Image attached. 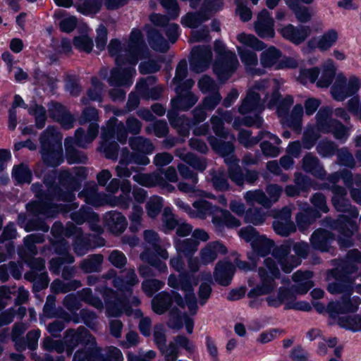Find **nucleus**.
I'll use <instances>...</instances> for the list:
<instances>
[{
  "instance_id": "nucleus-1",
  "label": "nucleus",
  "mask_w": 361,
  "mask_h": 361,
  "mask_svg": "<svg viewBox=\"0 0 361 361\" xmlns=\"http://www.w3.org/2000/svg\"><path fill=\"white\" fill-rule=\"evenodd\" d=\"M283 82L277 79H260L254 81L249 86L246 97L238 108L240 114L252 116H245L241 124L259 128L263 123V118L259 114L265 108H276L283 124L300 132L302 128L303 107L301 104H296L290 113L288 111L293 103V98L290 95H287L279 102V90Z\"/></svg>"
},
{
  "instance_id": "nucleus-2",
  "label": "nucleus",
  "mask_w": 361,
  "mask_h": 361,
  "mask_svg": "<svg viewBox=\"0 0 361 361\" xmlns=\"http://www.w3.org/2000/svg\"><path fill=\"white\" fill-rule=\"evenodd\" d=\"M260 283L254 286V281L248 280L250 287L253 286L247 293L250 299H255L259 296L266 295L265 300L269 307H279L283 305L285 310H295L310 311L311 305L306 301L296 300L294 293L305 294L313 286L312 281V273L310 271H298L293 275L295 285L291 289L281 287L276 292H274L278 286L276 279H280V271L275 261L268 257L264 260V267L259 269Z\"/></svg>"
},
{
  "instance_id": "nucleus-3",
  "label": "nucleus",
  "mask_w": 361,
  "mask_h": 361,
  "mask_svg": "<svg viewBox=\"0 0 361 361\" xmlns=\"http://www.w3.org/2000/svg\"><path fill=\"white\" fill-rule=\"evenodd\" d=\"M86 177L84 168L75 169L73 173L61 171L56 178L55 173L44 178V184L47 188L49 195L44 198L42 185L35 183L32 190L38 198L37 201L27 204V209L37 216L42 215L47 218L53 217L56 213H66L78 205L71 204L75 198L73 192L77 190L81 182Z\"/></svg>"
},
{
  "instance_id": "nucleus-4",
  "label": "nucleus",
  "mask_w": 361,
  "mask_h": 361,
  "mask_svg": "<svg viewBox=\"0 0 361 361\" xmlns=\"http://www.w3.org/2000/svg\"><path fill=\"white\" fill-rule=\"evenodd\" d=\"M145 48L143 36L138 29H133L129 41L123 42L111 39L108 46L109 54L114 57L116 66L111 71L108 82L111 86L116 87L110 91L109 95L113 101L123 100L126 92L121 87H130L133 82L136 74L135 65Z\"/></svg>"
},
{
  "instance_id": "nucleus-5",
  "label": "nucleus",
  "mask_w": 361,
  "mask_h": 361,
  "mask_svg": "<svg viewBox=\"0 0 361 361\" xmlns=\"http://www.w3.org/2000/svg\"><path fill=\"white\" fill-rule=\"evenodd\" d=\"M360 264V252L357 250H352L348 252L346 258L327 274L328 281L334 280L329 282L328 291L331 294H343L341 301L330 302L328 304V314L332 319L341 318V314L356 312L361 304L360 297H350L352 285L356 278L355 272Z\"/></svg>"
},
{
  "instance_id": "nucleus-6",
  "label": "nucleus",
  "mask_w": 361,
  "mask_h": 361,
  "mask_svg": "<svg viewBox=\"0 0 361 361\" xmlns=\"http://www.w3.org/2000/svg\"><path fill=\"white\" fill-rule=\"evenodd\" d=\"M188 272L179 274L178 278L175 274H171L168 279V285L175 289L183 292L185 298L176 292H173V298L166 292H161L152 301L153 311L161 314L175 302L178 307L183 308L187 306L192 314H195L197 310V300L194 293V287L197 286L200 278L202 280L211 282L212 274L209 271H202L199 275L195 274L199 271L201 264L200 259L192 256L188 257Z\"/></svg>"
},
{
  "instance_id": "nucleus-7",
  "label": "nucleus",
  "mask_w": 361,
  "mask_h": 361,
  "mask_svg": "<svg viewBox=\"0 0 361 361\" xmlns=\"http://www.w3.org/2000/svg\"><path fill=\"white\" fill-rule=\"evenodd\" d=\"M116 271L111 269L104 277L107 279H113V286L121 293L120 297L111 288L105 287L103 289H97L103 295L106 305V314L108 317H118L123 313L131 315L133 312L129 304L138 305L140 303L137 297H131L133 286L139 282L135 270L133 269H128L124 279L116 276Z\"/></svg>"
},
{
  "instance_id": "nucleus-8",
  "label": "nucleus",
  "mask_w": 361,
  "mask_h": 361,
  "mask_svg": "<svg viewBox=\"0 0 361 361\" xmlns=\"http://www.w3.org/2000/svg\"><path fill=\"white\" fill-rule=\"evenodd\" d=\"M79 343L85 345L86 349L76 351L73 361H100L102 359L99 356L100 348L97 346L95 338L83 326L66 331L64 343L47 337L44 339L42 346L48 351L54 350L59 353L66 351L70 356Z\"/></svg>"
},
{
  "instance_id": "nucleus-9",
  "label": "nucleus",
  "mask_w": 361,
  "mask_h": 361,
  "mask_svg": "<svg viewBox=\"0 0 361 361\" xmlns=\"http://www.w3.org/2000/svg\"><path fill=\"white\" fill-rule=\"evenodd\" d=\"M331 190L334 193L332 203L335 209L343 214L341 215L337 221L326 218L323 223L324 226L339 233L338 243L341 247H349L351 245V235L357 231L355 220L359 213L345 199L346 191L343 188L334 186Z\"/></svg>"
},
{
  "instance_id": "nucleus-10",
  "label": "nucleus",
  "mask_w": 361,
  "mask_h": 361,
  "mask_svg": "<svg viewBox=\"0 0 361 361\" xmlns=\"http://www.w3.org/2000/svg\"><path fill=\"white\" fill-rule=\"evenodd\" d=\"M120 182L118 179H112L106 187L109 194L99 192L97 185L94 183L87 184L83 190L79 193V197L83 198L85 202L94 207H100L108 204L111 207H119L126 209L130 202L131 185L129 181H123L121 190L122 194L119 197L114 195L118 190Z\"/></svg>"
},
{
  "instance_id": "nucleus-11",
  "label": "nucleus",
  "mask_w": 361,
  "mask_h": 361,
  "mask_svg": "<svg viewBox=\"0 0 361 361\" xmlns=\"http://www.w3.org/2000/svg\"><path fill=\"white\" fill-rule=\"evenodd\" d=\"M98 118V111L94 108L85 109L79 119V123L82 125L90 123L87 133L85 134L82 128L76 130L75 137H68L65 140L66 159L69 164L85 163L87 157L80 152L74 148L73 145L85 147L91 143L97 136L99 126L96 121Z\"/></svg>"
},
{
  "instance_id": "nucleus-12",
  "label": "nucleus",
  "mask_w": 361,
  "mask_h": 361,
  "mask_svg": "<svg viewBox=\"0 0 361 361\" xmlns=\"http://www.w3.org/2000/svg\"><path fill=\"white\" fill-rule=\"evenodd\" d=\"M332 109L329 106L322 107L316 116V129L308 127L304 132L302 145L306 149H312L319 138L317 131L327 133H331L334 137L345 142L350 135L349 129L338 121L333 119Z\"/></svg>"
},
{
  "instance_id": "nucleus-13",
  "label": "nucleus",
  "mask_w": 361,
  "mask_h": 361,
  "mask_svg": "<svg viewBox=\"0 0 361 361\" xmlns=\"http://www.w3.org/2000/svg\"><path fill=\"white\" fill-rule=\"evenodd\" d=\"M44 236L40 233H33L24 239V250L19 252L20 258L31 268V271L25 274V278L33 283L35 291L47 287L48 274L44 269V261L41 258H33L37 254L35 243L43 242Z\"/></svg>"
},
{
  "instance_id": "nucleus-14",
  "label": "nucleus",
  "mask_w": 361,
  "mask_h": 361,
  "mask_svg": "<svg viewBox=\"0 0 361 361\" xmlns=\"http://www.w3.org/2000/svg\"><path fill=\"white\" fill-rule=\"evenodd\" d=\"M195 84L192 79L185 80L183 85L176 87V97L171 99L172 109L168 112L167 116L171 125L174 127L180 136L183 137L181 141L188 136L190 122L185 117H178V110H188L197 101V97L190 92V89Z\"/></svg>"
},
{
  "instance_id": "nucleus-15",
  "label": "nucleus",
  "mask_w": 361,
  "mask_h": 361,
  "mask_svg": "<svg viewBox=\"0 0 361 361\" xmlns=\"http://www.w3.org/2000/svg\"><path fill=\"white\" fill-rule=\"evenodd\" d=\"M200 197L192 203V218L205 219L208 216H212V223L217 233H221L225 228H235L241 225L240 221L233 216L231 212L221 209L217 206Z\"/></svg>"
},
{
  "instance_id": "nucleus-16",
  "label": "nucleus",
  "mask_w": 361,
  "mask_h": 361,
  "mask_svg": "<svg viewBox=\"0 0 361 361\" xmlns=\"http://www.w3.org/2000/svg\"><path fill=\"white\" fill-rule=\"evenodd\" d=\"M129 145L136 154H131L126 149L121 151L119 164L116 167L117 176L120 178H128L131 176L134 169L133 166L128 167L130 164L147 165L149 159L146 154H152L154 149L153 144L142 137L130 139Z\"/></svg>"
},
{
  "instance_id": "nucleus-17",
  "label": "nucleus",
  "mask_w": 361,
  "mask_h": 361,
  "mask_svg": "<svg viewBox=\"0 0 361 361\" xmlns=\"http://www.w3.org/2000/svg\"><path fill=\"white\" fill-rule=\"evenodd\" d=\"M224 2L222 0H204L201 9L197 13H188L181 19L183 26L192 29L191 31L190 42L207 41L209 39V30L206 27H198L216 12L222 9Z\"/></svg>"
},
{
  "instance_id": "nucleus-18",
  "label": "nucleus",
  "mask_w": 361,
  "mask_h": 361,
  "mask_svg": "<svg viewBox=\"0 0 361 361\" xmlns=\"http://www.w3.org/2000/svg\"><path fill=\"white\" fill-rule=\"evenodd\" d=\"M240 46L236 47L238 55L247 73L253 75H262L265 71L258 67V57L255 51H262L266 44L252 34L245 32L237 35Z\"/></svg>"
},
{
  "instance_id": "nucleus-19",
  "label": "nucleus",
  "mask_w": 361,
  "mask_h": 361,
  "mask_svg": "<svg viewBox=\"0 0 361 361\" xmlns=\"http://www.w3.org/2000/svg\"><path fill=\"white\" fill-rule=\"evenodd\" d=\"M101 137L99 151L104 153L106 158L116 159L118 156V145L114 142V139L122 144L126 143L128 132L123 123L118 122V119L113 117L109 120L106 126L102 128Z\"/></svg>"
},
{
  "instance_id": "nucleus-20",
  "label": "nucleus",
  "mask_w": 361,
  "mask_h": 361,
  "mask_svg": "<svg viewBox=\"0 0 361 361\" xmlns=\"http://www.w3.org/2000/svg\"><path fill=\"white\" fill-rule=\"evenodd\" d=\"M62 135L53 126H49L40 137L41 154L44 162L55 167L63 162Z\"/></svg>"
},
{
  "instance_id": "nucleus-21",
  "label": "nucleus",
  "mask_w": 361,
  "mask_h": 361,
  "mask_svg": "<svg viewBox=\"0 0 361 361\" xmlns=\"http://www.w3.org/2000/svg\"><path fill=\"white\" fill-rule=\"evenodd\" d=\"M209 144L214 151L224 158L225 163L228 166L230 178L238 185H241L246 180L249 183H254L258 178V173L256 171H248L243 176L242 170L238 164V161L233 155L234 147L231 143H227L225 148L218 146L214 139L209 140Z\"/></svg>"
},
{
  "instance_id": "nucleus-22",
  "label": "nucleus",
  "mask_w": 361,
  "mask_h": 361,
  "mask_svg": "<svg viewBox=\"0 0 361 361\" xmlns=\"http://www.w3.org/2000/svg\"><path fill=\"white\" fill-rule=\"evenodd\" d=\"M291 243L286 241L273 250L272 255L280 264L285 273H290L294 268L301 263L302 258H305L309 250V245L305 242H298L293 245L296 256L290 255Z\"/></svg>"
},
{
  "instance_id": "nucleus-23",
  "label": "nucleus",
  "mask_w": 361,
  "mask_h": 361,
  "mask_svg": "<svg viewBox=\"0 0 361 361\" xmlns=\"http://www.w3.org/2000/svg\"><path fill=\"white\" fill-rule=\"evenodd\" d=\"M154 341L164 356L165 361H176L180 348L185 349L190 353L195 349L194 344L184 336H176L166 346L164 327L161 324L154 327Z\"/></svg>"
},
{
  "instance_id": "nucleus-24",
  "label": "nucleus",
  "mask_w": 361,
  "mask_h": 361,
  "mask_svg": "<svg viewBox=\"0 0 361 361\" xmlns=\"http://www.w3.org/2000/svg\"><path fill=\"white\" fill-rule=\"evenodd\" d=\"M214 51L216 56L213 71L219 80L224 82L236 71L239 62L235 54L227 49L221 41H215Z\"/></svg>"
},
{
  "instance_id": "nucleus-25",
  "label": "nucleus",
  "mask_w": 361,
  "mask_h": 361,
  "mask_svg": "<svg viewBox=\"0 0 361 361\" xmlns=\"http://www.w3.org/2000/svg\"><path fill=\"white\" fill-rule=\"evenodd\" d=\"M238 235L251 246L252 251L247 255L250 261H255L256 257L267 255L274 246L273 240L264 235H260L254 227L250 226L240 228Z\"/></svg>"
},
{
  "instance_id": "nucleus-26",
  "label": "nucleus",
  "mask_w": 361,
  "mask_h": 361,
  "mask_svg": "<svg viewBox=\"0 0 361 361\" xmlns=\"http://www.w3.org/2000/svg\"><path fill=\"white\" fill-rule=\"evenodd\" d=\"M144 238L145 242L152 247L153 250L149 251L147 250L141 253V260L147 262L159 272L166 273L167 271V266L159 257L165 260L168 259L169 254L165 249L159 247L158 234L153 231L147 230L144 232Z\"/></svg>"
},
{
  "instance_id": "nucleus-27",
  "label": "nucleus",
  "mask_w": 361,
  "mask_h": 361,
  "mask_svg": "<svg viewBox=\"0 0 361 361\" xmlns=\"http://www.w3.org/2000/svg\"><path fill=\"white\" fill-rule=\"evenodd\" d=\"M126 0H77L75 7L83 15H92L97 13L104 2L105 6L110 10L116 9L125 4ZM55 4L61 7L73 6V0H54Z\"/></svg>"
},
{
  "instance_id": "nucleus-28",
  "label": "nucleus",
  "mask_w": 361,
  "mask_h": 361,
  "mask_svg": "<svg viewBox=\"0 0 361 361\" xmlns=\"http://www.w3.org/2000/svg\"><path fill=\"white\" fill-rule=\"evenodd\" d=\"M51 233L56 238H60L63 235L66 237L73 236L75 238L73 244L74 251L79 256L85 255L92 247L89 243L90 236L84 235L81 229L73 224H68L64 229L61 223L56 222L52 226Z\"/></svg>"
},
{
  "instance_id": "nucleus-29",
  "label": "nucleus",
  "mask_w": 361,
  "mask_h": 361,
  "mask_svg": "<svg viewBox=\"0 0 361 361\" xmlns=\"http://www.w3.org/2000/svg\"><path fill=\"white\" fill-rule=\"evenodd\" d=\"M360 87L361 79L359 77L352 75L347 78L343 73H339L331 87V94L334 99L342 102L357 94Z\"/></svg>"
},
{
  "instance_id": "nucleus-30",
  "label": "nucleus",
  "mask_w": 361,
  "mask_h": 361,
  "mask_svg": "<svg viewBox=\"0 0 361 361\" xmlns=\"http://www.w3.org/2000/svg\"><path fill=\"white\" fill-rule=\"evenodd\" d=\"M257 258H255V261H252L253 262L252 265H250L247 262L240 261L237 258L235 259L234 264L228 259L221 260L216 265L214 273V279L221 286H228L235 274V267L244 271H250L256 267Z\"/></svg>"
},
{
  "instance_id": "nucleus-31",
  "label": "nucleus",
  "mask_w": 361,
  "mask_h": 361,
  "mask_svg": "<svg viewBox=\"0 0 361 361\" xmlns=\"http://www.w3.org/2000/svg\"><path fill=\"white\" fill-rule=\"evenodd\" d=\"M260 64L264 68L281 70L295 68L298 66V61L294 57L284 56L281 51L274 46L263 50L260 54Z\"/></svg>"
},
{
  "instance_id": "nucleus-32",
  "label": "nucleus",
  "mask_w": 361,
  "mask_h": 361,
  "mask_svg": "<svg viewBox=\"0 0 361 361\" xmlns=\"http://www.w3.org/2000/svg\"><path fill=\"white\" fill-rule=\"evenodd\" d=\"M216 113L218 116H213L211 118V123L213 131L217 137L209 136L208 137V141L209 142L211 138L214 139L215 143L221 148H225V145L227 143H231L233 147L235 136L226 132L224 128V122H231L233 118L232 113L230 111H224L220 109H218Z\"/></svg>"
},
{
  "instance_id": "nucleus-33",
  "label": "nucleus",
  "mask_w": 361,
  "mask_h": 361,
  "mask_svg": "<svg viewBox=\"0 0 361 361\" xmlns=\"http://www.w3.org/2000/svg\"><path fill=\"white\" fill-rule=\"evenodd\" d=\"M64 306L73 314L70 318H65L66 320H71L74 323L83 322L90 329H96V314L90 310H82L80 314H75V312L80 307V303L75 295L70 294L65 297L63 300Z\"/></svg>"
},
{
  "instance_id": "nucleus-34",
  "label": "nucleus",
  "mask_w": 361,
  "mask_h": 361,
  "mask_svg": "<svg viewBox=\"0 0 361 361\" xmlns=\"http://www.w3.org/2000/svg\"><path fill=\"white\" fill-rule=\"evenodd\" d=\"M291 213L290 208L288 207L280 211L270 212V215L276 219L273 223V228L277 234L287 236L295 231V226L291 221Z\"/></svg>"
},
{
  "instance_id": "nucleus-35",
  "label": "nucleus",
  "mask_w": 361,
  "mask_h": 361,
  "mask_svg": "<svg viewBox=\"0 0 361 361\" xmlns=\"http://www.w3.org/2000/svg\"><path fill=\"white\" fill-rule=\"evenodd\" d=\"M342 178L344 184L351 189L352 198L357 203L361 204V176L356 175L353 177L352 173L348 170L342 171L341 174L335 173L328 177L329 182L336 183Z\"/></svg>"
},
{
  "instance_id": "nucleus-36",
  "label": "nucleus",
  "mask_w": 361,
  "mask_h": 361,
  "mask_svg": "<svg viewBox=\"0 0 361 361\" xmlns=\"http://www.w3.org/2000/svg\"><path fill=\"white\" fill-rule=\"evenodd\" d=\"M212 52L208 46L195 47L191 51L190 58V68L196 73L206 70L212 61Z\"/></svg>"
},
{
  "instance_id": "nucleus-37",
  "label": "nucleus",
  "mask_w": 361,
  "mask_h": 361,
  "mask_svg": "<svg viewBox=\"0 0 361 361\" xmlns=\"http://www.w3.org/2000/svg\"><path fill=\"white\" fill-rule=\"evenodd\" d=\"M254 29L261 38L267 39L274 37V21L267 9H263L259 13L257 19L254 24Z\"/></svg>"
},
{
  "instance_id": "nucleus-38",
  "label": "nucleus",
  "mask_w": 361,
  "mask_h": 361,
  "mask_svg": "<svg viewBox=\"0 0 361 361\" xmlns=\"http://www.w3.org/2000/svg\"><path fill=\"white\" fill-rule=\"evenodd\" d=\"M228 252L226 247L220 241H214L207 243L201 249L199 253L200 262L202 265L213 263L219 255Z\"/></svg>"
},
{
  "instance_id": "nucleus-39",
  "label": "nucleus",
  "mask_w": 361,
  "mask_h": 361,
  "mask_svg": "<svg viewBox=\"0 0 361 361\" xmlns=\"http://www.w3.org/2000/svg\"><path fill=\"white\" fill-rule=\"evenodd\" d=\"M300 212L296 215L295 221L298 229L304 232L312 224L321 214L310 207L308 203H298Z\"/></svg>"
},
{
  "instance_id": "nucleus-40",
  "label": "nucleus",
  "mask_w": 361,
  "mask_h": 361,
  "mask_svg": "<svg viewBox=\"0 0 361 361\" xmlns=\"http://www.w3.org/2000/svg\"><path fill=\"white\" fill-rule=\"evenodd\" d=\"M281 36L295 44L304 42L310 35L311 30L308 26L295 27L291 24L283 26L279 30Z\"/></svg>"
},
{
  "instance_id": "nucleus-41",
  "label": "nucleus",
  "mask_w": 361,
  "mask_h": 361,
  "mask_svg": "<svg viewBox=\"0 0 361 361\" xmlns=\"http://www.w3.org/2000/svg\"><path fill=\"white\" fill-rule=\"evenodd\" d=\"M56 252L61 255L57 258H53L50 261V270L53 273L59 274L61 267L64 263L71 264L73 262V257L68 252V245L64 240H59L54 245Z\"/></svg>"
},
{
  "instance_id": "nucleus-42",
  "label": "nucleus",
  "mask_w": 361,
  "mask_h": 361,
  "mask_svg": "<svg viewBox=\"0 0 361 361\" xmlns=\"http://www.w3.org/2000/svg\"><path fill=\"white\" fill-rule=\"evenodd\" d=\"M183 325L185 326L188 334L192 333L194 327L193 319L185 313H180L177 308L172 307L169 312L168 326L171 329H180Z\"/></svg>"
},
{
  "instance_id": "nucleus-43",
  "label": "nucleus",
  "mask_w": 361,
  "mask_h": 361,
  "mask_svg": "<svg viewBox=\"0 0 361 361\" xmlns=\"http://www.w3.org/2000/svg\"><path fill=\"white\" fill-rule=\"evenodd\" d=\"M336 66L331 59H327L319 68L316 85L318 87H328L336 78Z\"/></svg>"
},
{
  "instance_id": "nucleus-44",
  "label": "nucleus",
  "mask_w": 361,
  "mask_h": 361,
  "mask_svg": "<svg viewBox=\"0 0 361 361\" xmlns=\"http://www.w3.org/2000/svg\"><path fill=\"white\" fill-rule=\"evenodd\" d=\"M49 116L58 121L64 129H70L73 126L74 118L66 108L58 103L49 105Z\"/></svg>"
},
{
  "instance_id": "nucleus-45",
  "label": "nucleus",
  "mask_w": 361,
  "mask_h": 361,
  "mask_svg": "<svg viewBox=\"0 0 361 361\" xmlns=\"http://www.w3.org/2000/svg\"><path fill=\"white\" fill-rule=\"evenodd\" d=\"M71 217L78 224L87 221L91 230L94 231L99 232L102 230L101 226L97 224L99 216L90 208L83 207L78 212L72 213Z\"/></svg>"
},
{
  "instance_id": "nucleus-46",
  "label": "nucleus",
  "mask_w": 361,
  "mask_h": 361,
  "mask_svg": "<svg viewBox=\"0 0 361 361\" xmlns=\"http://www.w3.org/2000/svg\"><path fill=\"white\" fill-rule=\"evenodd\" d=\"M154 81L153 77H148L146 79L140 80L136 84V91L140 96L145 99L156 100L159 99L161 93V87L159 85L150 87Z\"/></svg>"
},
{
  "instance_id": "nucleus-47",
  "label": "nucleus",
  "mask_w": 361,
  "mask_h": 361,
  "mask_svg": "<svg viewBox=\"0 0 361 361\" xmlns=\"http://www.w3.org/2000/svg\"><path fill=\"white\" fill-rule=\"evenodd\" d=\"M334 240V235L329 231L322 228L316 230L310 238L312 247L322 252H329Z\"/></svg>"
},
{
  "instance_id": "nucleus-48",
  "label": "nucleus",
  "mask_w": 361,
  "mask_h": 361,
  "mask_svg": "<svg viewBox=\"0 0 361 361\" xmlns=\"http://www.w3.org/2000/svg\"><path fill=\"white\" fill-rule=\"evenodd\" d=\"M259 140H263L261 143V149L263 154L268 157H277L280 152L278 147L274 146L273 144L279 145L281 143L280 138L269 132L262 131L259 134Z\"/></svg>"
},
{
  "instance_id": "nucleus-49",
  "label": "nucleus",
  "mask_w": 361,
  "mask_h": 361,
  "mask_svg": "<svg viewBox=\"0 0 361 361\" xmlns=\"http://www.w3.org/2000/svg\"><path fill=\"white\" fill-rule=\"evenodd\" d=\"M338 39V33L336 30L331 29L325 32L317 38L312 39L308 42L311 48H318L321 51H327L333 47Z\"/></svg>"
},
{
  "instance_id": "nucleus-50",
  "label": "nucleus",
  "mask_w": 361,
  "mask_h": 361,
  "mask_svg": "<svg viewBox=\"0 0 361 361\" xmlns=\"http://www.w3.org/2000/svg\"><path fill=\"white\" fill-rule=\"evenodd\" d=\"M302 169L311 173L316 178L324 180L326 176V171L319 159L310 153L307 154L302 160Z\"/></svg>"
},
{
  "instance_id": "nucleus-51",
  "label": "nucleus",
  "mask_w": 361,
  "mask_h": 361,
  "mask_svg": "<svg viewBox=\"0 0 361 361\" xmlns=\"http://www.w3.org/2000/svg\"><path fill=\"white\" fill-rule=\"evenodd\" d=\"M150 21L156 27L166 26V35L171 43H174L179 36V27L177 24H168L169 18L163 15L154 13L150 16Z\"/></svg>"
},
{
  "instance_id": "nucleus-52",
  "label": "nucleus",
  "mask_w": 361,
  "mask_h": 361,
  "mask_svg": "<svg viewBox=\"0 0 361 361\" xmlns=\"http://www.w3.org/2000/svg\"><path fill=\"white\" fill-rule=\"evenodd\" d=\"M106 225L109 230L115 234H120L124 231L127 226L126 217L120 212L111 211L104 216Z\"/></svg>"
},
{
  "instance_id": "nucleus-53",
  "label": "nucleus",
  "mask_w": 361,
  "mask_h": 361,
  "mask_svg": "<svg viewBox=\"0 0 361 361\" xmlns=\"http://www.w3.org/2000/svg\"><path fill=\"white\" fill-rule=\"evenodd\" d=\"M133 180L145 187L159 185L165 188L169 186L161 176V172H155L151 174L137 173L133 176Z\"/></svg>"
},
{
  "instance_id": "nucleus-54",
  "label": "nucleus",
  "mask_w": 361,
  "mask_h": 361,
  "mask_svg": "<svg viewBox=\"0 0 361 361\" xmlns=\"http://www.w3.org/2000/svg\"><path fill=\"white\" fill-rule=\"evenodd\" d=\"M176 156L197 171H203L207 168L205 159L199 158L193 153L186 152L185 149H176Z\"/></svg>"
},
{
  "instance_id": "nucleus-55",
  "label": "nucleus",
  "mask_w": 361,
  "mask_h": 361,
  "mask_svg": "<svg viewBox=\"0 0 361 361\" xmlns=\"http://www.w3.org/2000/svg\"><path fill=\"white\" fill-rule=\"evenodd\" d=\"M173 244L178 254H183L186 257L192 256L198 249L199 243L192 238L181 240L173 238Z\"/></svg>"
},
{
  "instance_id": "nucleus-56",
  "label": "nucleus",
  "mask_w": 361,
  "mask_h": 361,
  "mask_svg": "<svg viewBox=\"0 0 361 361\" xmlns=\"http://www.w3.org/2000/svg\"><path fill=\"white\" fill-rule=\"evenodd\" d=\"M148 42L155 51L164 52L169 48V42L159 33L156 29L147 30Z\"/></svg>"
},
{
  "instance_id": "nucleus-57",
  "label": "nucleus",
  "mask_w": 361,
  "mask_h": 361,
  "mask_svg": "<svg viewBox=\"0 0 361 361\" xmlns=\"http://www.w3.org/2000/svg\"><path fill=\"white\" fill-rule=\"evenodd\" d=\"M245 202L248 204L257 203L266 209H269V201L266 193L260 189L252 190L245 192L243 195Z\"/></svg>"
},
{
  "instance_id": "nucleus-58",
  "label": "nucleus",
  "mask_w": 361,
  "mask_h": 361,
  "mask_svg": "<svg viewBox=\"0 0 361 361\" xmlns=\"http://www.w3.org/2000/svg\"><path fill=\"white\" fill-rule=\"evenodd\" d=\"M287 6L293 11L295 18L300 23L308 22L312 17V12L307 7L302 6L295 0H284Z\"/></svg>"
},
{
  "instance_id": "nucleus-59",
  "label": "nucleus",
  "mask_w": 361,
  "mask_h": 361,
  "mask_svg": "<svg viewBox=\"0 0 361 361\" xmlns=\"http://www.w3.org/2000/svg\"><path fill=\"white\" fill-rule=\"evenodd\" d=\"M197 184V183H194L193 182L189 184L185 181H180L178 184V188L180 192L189 194L191 197L215 199V196L212 193L197 189L196 187Z\"/></svg>"
},
{
  "instance_id": "nucleus-60",
  "label": "nucleus",
  "mask_w": 361,
  "mask_h": 361,
  "mask_svg": "<svg viewBox=\"0 0 361 361\" xmlns=\"http://www.w3.org/2000/svg\"><path fill=\"white\" fill-rule=\"evenodd\" d=\"M267 216L268 212H264L260 208H250L245 214L244 221L245 223L259 226L264 224Z\"/></svg>"
},
{
  "instance_id": "nucleus-61",
  "label": "nucleus",
  "mask_w": 361,
  "mask_h": 361,
  "mask_svg": "<svg viewBox=\"0 0 361 361\" xmlns=\"http://www.w3.org/2000/svg\"><path fill=\"white\" fill-rule=\"evenodd\" d=\"M162 230L165 233L173 231L179 221L172 212L171 207H165L161 216Z\"/></svg>"
},
{
  "instance_id": "nucleus-62",
  "label": "nucleus",
  "mask_w": 361,
  "mask_h": 361,
  "mask_svg": "<svg viewBox=\"0 0 361 361\" xmlns=\"http://www.w3.org/2000/svg\"><path fill=\"white\" fill-rule=\"evenodd\" d=\"M338 325L353 332L361 331V316L344 317L337 319Z\"/></svg>"
},
{
  "instance_id": "nucleus-63",
  "label": "nucleus",
  "mask_w": 361,
  "mask_h": 361,
  "mask_svg": "<svg viewBox=\"0 0 361 361\" xmlns=\"http://www.w3.org/2000/svg\"><path fill=\"white\" fill-rule=\"evenodd\" d=\"M12 176L19 183H30L32 178V173L27 165L21 164L14 166Z\"/></svg>"
},
{
  "instance_id": "nucleus-64",
  "label": "nucleus",
  "mask_w": 361,
  "mask_h": 361,
  "mask_svg": "<svg viewBox=\"0 0 361 361\" xmlns=\"http://www.w3.org/2000/svg\"><path fill=\"white\" fill-rule=\"evenodd\" d=\"M103 261L101 255H94L82 261L80 264L81 269L86 273L98 271Z\"/></svg>"
}]
</instances>
